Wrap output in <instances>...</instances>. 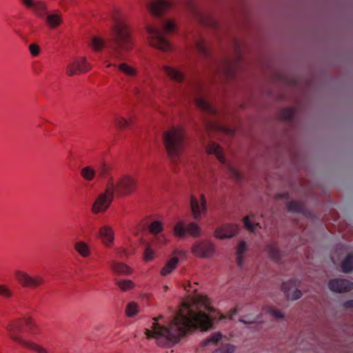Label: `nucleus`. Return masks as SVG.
<instances>
[{"label": "nucleus", "mask_w": 353, "mask_h": 353, "mask_svg": "<svg viewBox=\"0 0 353 353\" xmlns=\"http://www.w3.org/2000/svg\"><path fill=\"white\" fill-rule=\"evenodd\" d=\"M159 315L153 318L151 330L145 328L144 333L148 339H154L159 346H171L179 340L190 334L193 330L199 327L203 330L212 328V322L210 317L204 312H194L188 304H184L173 318L161 325L158 321L163 319Z\"/></svg>", "instance_id": "1"}, {"label": "nucleus", "mask_w": 353, "mask_h": 353, "mask_svg": "<svg viewBox=\"0 0 353 353\" xmlns=\"http://www.w3.org/2000/svg\"><path fill=\"white\" fill-rule=\"evenodd\" d=\"M110 55L116 60L124 59L125 52L132 48L133 41L128 25L123 21L115 19L108 42Z\"/></svg>", "instance_id": "2"}, {"label": "nucleus", "mask_w": 353, "mask_h": 353, "mask_svg": "<svg viewBox=\"0 0 353 353\" xmlns=\"http://www.w3.org/2000/svg\"><path fill=\"white\" fill-rule=\"evenodd\" d=\"M161 23L162 29L154 25L147 26L148 41L152 47L163 52H168L172 47L165 34L172 32L175 29V23L169 19L162 21Z\"/></svg>", "instance_id": "3"}, {"label": "nucleus", "mask_w": 353, "mask_h": 353, "mask_svg": "<svg viewBox=\"0 0 353 353\" xmlns=\"http://www.w3.org/2000/svg\"><path fill=\"white\" fill-rule=\"evenodd\" d=\"M163 143L170 160L177 163L184 148V134L182 129L172 128L163 134Z\"/></svg>", "instance_id": "4"}, {"label": "nucleus", "mask_w": 353, "mask_h": 353, "mask_svg": "<svg viewBox=\"0 0 353 353\" xmlns=\"http://www.w3.org/2000/svg\"><path fill=\"white\" fill-rule=\"evenodd\" d=\"M23 3L31 9L38 17L45 20L51 29L57 28L62 23L61 14L59 10L50 13L48 5L42 1L22 0Z\"/></svg>", "instance_id": "5"}, {"label": "nucleus", "mask_w": 353, "mask_h": 353, "mask_svg": "<svg viewBox=\"0 0 353 353\" xmlns=\"http://www.w3.org/2000/svg\"><path fill=\"white\" fill-rule=\"evenodd\" d=\"M31 321L28 319L26 321L16 320L10 322L6 326V329L9 333L10 337L15 342L19 343L23 347H28L37 353H48V350L45 347L39 345L34 343L26 341L20 336L23 329L24 324L28 325H30Z\"/></svg>", "instance_id": "6"}, {"label": "nucleus", "mask_w": 353, "mask_h": 353, "mask_svg": "<svg viewBox=\"0 0 353 353\" xmlns=\"http://www.w3.org/2000/svg\"><path fill=\"white\" fill-rule=\"evenodd\" d=\"M108 191L117 196H125L132 194L137 188V180L130 174H123L117 179H110L107 182Z\"/></svg>", "instance_id": "7"}, {"label": "nucleus", "mask_w": 353, "mask_h": 353, "mask_svg": "<svg viewBox=\"0 0 353 353\" xmlns=\"http://www.w3.org/2000/svg\"><path fill=\"white\" fill-rule=\"evenodd\" d=\"M14 276L17 281L24 288H36L45 283L44 278L39 274L30 275L26 272L17 270Z\"/></svg>", "instance_id": "8"}, {"label": "nucleus", "mask_w": 353, "mask_h": 353, "mask_svg": "<svg viewBox=\"0 0 353 353\" xmlns=\"http://www.w3.org/2000/svg\"><path fill=\"white\" fill-rule=\"evenodd\" d=\"M174 232L176 236L180 238L183 237L186 233H188L194 238L199 237L201 234V228L196 223L192 222L185 226L184 222L182 221L175 224Z\"/></svg>", "instance_id": "9"}, {"label": "nucleus", "mask_w": 353, "mask_h": 353, "mask_svg": "<svg viewBox=\"0 0 353 353\" xmlns=\"http://www.w3.org/2000/svg\"><path fill=\"white\" fill-rule=\"evenodd\" d=\"M114 194L108 191V185L106 184L105 190L98 195L92 205V210L94 213L105 212L110 205Z\"/></svg>", "instance_id": "10"}, {"label": "nucleus", "mask_w": 353, "mask_h": 353, "mask_svg": "<svg viewBox=\"0 0 353 353\" xmlns=\"http://www.w3.org/2000/svg\"><path fill=\"white\" fill-rule=\"evenodd\" d=\"M192 252L197 257L210 258L214 254V245L206 240L201 241L192 246Z\"/></svg>", "instance_id": "11"}, {"label": "nucleus", "mask_w": 353, "mask_h": 353, "mask_svg": "<svg viewBox=\"0 0 353 353\" xmlns=\"http://www.w3.org/2000/svg\"><path fill=\"white\" fill-rule=\"evenodd\" d=\"M90 68L91 65L87 62L85 57H81L68 64L66 68V73L68 76L72 77L78 74L85 73Z\"/></svg>", "instance_id": "12"}, {"label": "nucleus", "mask_w": 353, "mask_h": 353, "mask_svg": "<svg viewBox=\"0 0 353 353\" xmlns=\"http://www.w3.org/2000/svg\"><path fill=\"white\" fill-rule=\"evenodd\" d=\"M172 6V2L169 0H152L148 4L150 12L155 17H161Z\"/></svg>", "instance_id": "13"}, {"label": "nucleus", "mask_w": 353, "mask_h": 353, "mask_svg": "<svg viewBox=\"0 0 353 353\" xmlns=\"http://www.w3.org/2000/svg\"><path fill=\"white\" fill-rule=\"evenodd\" d=\"M190 206L193 217L195 219H199L201 214L207 212L206 200L204 194H201L200 197V203L197 199L191 196Z\"/></svg>", "instance_id": "14"}, {"label": "nucleus", "mask_w": 353, "mask_h": 353, "mask_svg": "<svg viewBox=\"0 0 353 353\" xmlns=\"http://www.w3.org/2000/svg\"><path fill=\"white\" fill-rule=\"evenodd\" d=\"M328 287L335 292H347L353 289V283L344 279H334L329 281Z\"/></svg>", "instance_id": "15"}, {"label": "nucleus", "mask_w": 353, "mask_h": 353, "mask_svg": "<svg viewBox=\"0 0 353 353\" xmlns=\"http://www.w3.org/2000/svg\"><path fill=\"white\" fill-rule=\"evenodd\" d=\"M239 229V226L236 224H225L217 228L214 232V235L220 239H230L238 233Z\"/></svg>", "instance_id": "16"}, {"label": "nucleus", "mask_w": 353, "mask_h": 353, "mask_svg": "<svg viewBox=\"0 0 353 353\" xmlns=\"http://www.w3.org/2000/svg\"><path fill=\"white\" fill-rule=\"evenodd\" d=\"M99 235L105 246L110 247L113 245L114 234L111 226L108 225L101 226L99 230Z\"/></svg>", "instance_id": "17"}, {"label": "nucleus", "mask_w": 353, "mask_h": 353, "mask_svg": "<svg viewBox=\"0 0 353 353\" xmlns=\"http://www.w3.org/2000/svg\"><path fill=\"white\" fill-rule=\"evenodd\" d=\"M162 70L172 81L176 83H181L184 80V74L172 66L164 65L162 67Z\"/></svg>", "instance_id": "18"}, {"label": "nucleus", "mask_w": 353, "mask_h": 353, "mask_svg": "<svg viewBox=\"0 0 353 353\" xmlns=\"http://www.w3.org/2000/svg\"><path fill=\"white\" fill-rule=\"evenodd\" d=\"M294 281H290L289 282H283L281 285V290L284 292L288 299L292 301L297 300L302 296V292L297 289H296L292 293H290V285L292 284L294 285Z\"/></svg>", "instance_id": "19"}, {"label": "nucleus", "mask_w": 353, "mask_h": 353, "mask_svg": "<svg viewBox=\"0 0 353 353\" xmlns=\"http://www.w3.org/2000/svg\"><path fill=\"white\" fill-rule=\"evenodd\" d=\"M111 66L117 68L120 72L128 77H133L137 74V70L134 68L125 63H121L119 65H117L114 63H108L107 64V67Z\"/></svg>", "instance_id": "20"}, {"label": "nucleus", "mask_w": 353, "mask_h": 353, "mask_svg": "<svg viewBox=\"0 0 353 353\" xmlns=\"http://www.w3.org/2000/svg\"><path fill=\"white\" fill-rule=\"evenodd\" d=\"M150 232L155 236L156 240L159 243H164L166 239L164 235H158L162 230L163 226L160 221H155L150 223L149 226Z\"/></svg>", "instance_id": "21"}, {"label": "nucleus", "mask_w": 353, "mask_h": 353, "mask_svg": "<svg viewBox=\"0 0 353 353\" xmlns=\"http://www.w3.org/2000/svg\"><path fill=\"white\" fill-rule=\"evenodd\" d=\"M195 103L197 108L207 113L212 114H215L216 113V110L201 97L198 96L195 97Z\"/></svg>", "instance_id": "22"}, {"label": "nucleus", "mask_w": 353, "mask_h": 353, "mask_svg": "<svg viewBox=\"0 0 353 353\" xmlns=\"http://www.w3.org/2000/svg\"><path fill=\"white\" fill-rule=\"evenodd\" d=\"M206 150L208 153L215 154L221 163H225V159L222 153L221 148L219 145L212 143L207 146Z\"/></svg>", "instance_id": "23"}, {"label": "nucleus", "mask_w": 353, "mask_h": 353, "mask_svg": "<svg viewBox=\"0 0 353 353\" xmlns=\"http://www.w3.org/2000/svg\"><path fill=\"white\" fill-rule=\"evenodd\" d=\"M74 249L83 258L88 257L91 253L89 245L82 241L75 243Z\"/></svg>", "instance_id": "24"}, {"label": "nucleus", "mask_w": 353, "mask_h": 353, "mask_svg": "<svg viewBox=\"0 0 353 353\" xmlns=\"http://www.w3.org/2000/svg\"><path fill=\"white\" fill-rule=\"evenodd\" d=\"M110 268L112 271L117 274H128L131 272L130 267L123 263L111 261Z\"/></svg>", "instance_id": "25"}, {"label": "nucleus", "mask_w": 353, "mask_h": 353, "mask_svg": "<svg viewBox=\"0 0 353 353\" xmlns=\"http://www.w3.org/2000/svg\"><path fill=\"white\" fill-rule=\"evenodd\" d=\"M179 263V259L176 256L172 257L170 261H168L165 265L162 268L161 271V274L163 276H165L174 270Z\"/></svg>", "instance_id": "26"}, {"label": "nucleus", "mask_w": 353, "mask_h": 353, "mask_svg": "<svg viewBox=\"0 0 353 353\" xmlns=\"http://www.w3.org/2000/svg\"><path fill=\"white\" fill-rule=\"evenodd\" d=\"M267 250L270 257L275 261L279 262L281 259V252L278 249L277 246L275 244H269L267 245Z\"/></svg>", "instance_id": "27"}, {"label": "nucleus", "mask_w": 353, "mask_h": 353, "mask_svg": "<svg viewBox=\"0 0 353 353\" xmlns=\"http://www.w3.org/2000/svg\"><path fill=\"white\" fill-rule=\"evenodd\" d=\"M96 170L91 166H85L81 170V176L87 181H92L96 176Z\"/></svg>", "instance_id": "28"}, {"label": "nucleus", "mask_w": 353, "mask_h": 353, "mask_svg": "<svg viewBox=\"0 0 353 353\" xmlns=\"http://www.w3.org/2000/svg\"><path fill=\"white\" fill-rule=\"evenodd\" d=\"M287 208L292 212L305 214V208L303 204L296 201H291L287 205Z\"/></svg>", "instance_id": "29"}, {"label": "nucleus", "mask_w": 353, "mask_h": 353, "mask_svg": "<svg viewBox=\"0 0 353 353\" xmlns=\"http://www.w3.org/2000/svg\"><path fill=\"white\" fill-rule=\"evenodd\" d=\"M341 269L344 273H350L353 270V255H347L342 261Z\"/></svg>", "instance_id": "30"}, {"label": "nucleus", "mask_w": 353, "mask_h": 353, "mask_svg": "<svg viewBox=\"0 0 353 353\" xmlns=\"http://www.w3.org/2000/svg\"><path fill=\"white\" fill-rule=\"evenodd\" d=\"M194 46H195V48H196L197 51L201 54H202L205 57L208 56V53H209L208 50L207 48V46L205 44L204 40L202 38L198 37L196 39H195Z\"/></svg>", "instance_id": "31"}, {"label": "nucleus", "mask_w": 353, "mask_h": 353, "mask_svg": "<svg viewBox=\"0 0 353 353\" xmlns=\"http://www.w3.org/2000/svg\"><path fill=\"white\" fill-rule=\"evenodd\" d=\"M90 45L95 51H99L105 47V43L101 37L94 36L92 37Z\"/></svg>", "instance_id": "32"}, {"label": "nucleus", "mask_w": 353, "mask_h": 353, "mask_svg": "<svg viewBox=\"0 0 353 353\" xmlns=\"http://www.w3.org/2000/svg\"><path fill=\"white\" fill-rule=\"evenodd\" d=\"M247 250V245L245 242L242 241L240 243L237 250H236V261L237 264L239 267L243 266V254Z\"/></svg>", "instance_id": "33"}, {"label": "nucleus", "mask_w": 353, "mask_h": 353, "mask_svg": "<svg viewBox=\"0 0 353 353\" xmlns=\"http://www.w3.org/2000/svg\"><path fill=\"white\" fill-rule=\"evenodd\" d=\"M14 296L11 288L6 284H0V296L6 300H10Z\"/></svg>", "instance_id": "34"}, {"label": "nucleus", "mask_w": 353, "mask_h": 353, "mask_svg": "<svg viewBox=\"0 0 353 353\" xmlns=\"http://www.w3.org/2000/svg\"><path fill=\"white\" fill-rule=\"evenodd\" d=\"M116 284L122 291H128L134 288V283L131 280H115Z\"/></svg>", "instance_id": "35"}, {"label": "nucleus", "mask_w": 353, "mask_h": 353, "mask_svg": "<svg viewBox=\"0 0 353 353\" xmlns=\"http://www.w3.org/2000/svg\"><path fill=\"white\" fill-rule=\"evenodd\" d=\"M222 338V335L217 332L214 333L212 334L210 337L207 338L205 340H204L202 342L203 346H207L211 344H216L217 342L219 341V340Z\"/></svg>", "instance_id": "36"}, {"label": "nucleus", "mask_w": 353, "mask_h": 353, "mask_svg": "<svg viewBox=\"0 0 353 353\" xmlns=\"http://www.w3.org/2000/svg\"><path fill=\"white\" fill-rule=\"evenodd\" d=\"M139 312L138 304L135 302H131L126 307V314L129 317H133L137 314Z\"/></svg>", "instance_id": "37"}, {"label": "nucleus", "mask_w": 353, "mask_h": 353, "mask_svg": "<svg viewBox=\"0 0 353 353\" xmlns=\"http://www.w3.org/2000/svg\"><path fill=\"white\" fill-rule=\"evenodd\" d=\"M117 127L119 129H124L130 125V121L121 117H116L114 119Z\"/></svg>", "instance_id": "38"}, {"label": "nucleus", "mask_w": 353, "mask_h": 353, "mask_svg": "<svg viewBox=\"0 0 353 353\" xmlns=\"http://www.w3.org/2000/svg\"><path fill=\"white\" fill-rule=\"evenodd\" d=\"M243 223L245 228L251 232L255 231L258 228H261L259 223H252L250 221L249 216H245L243 219Z\"/></svg>", "instance_id": "39"}, {"label": "nucleus", "mask_w": 353, "mask_h": 353, "mask_svg": "<svg viewBox=\"0 0 353 353\" xmlns=\"http://www.w3.org/2000/svg\"><path fill=\"white\" fill-rule=\"evenodd\" d=\"M234 347L230 344H225L218 349H216L214 353H233Z\"/></svg>", "instance_id": "40"}, {"label": "nucleus", "mask_w": 353, "mask_h": 353, "mask_svg": "<svg viewBox=\"0 0 353 353\" xmlns=\"http://www.w3.org/2000/svg\"><path fill=\"white\" fill-rule=\"evenodd\" d=\"M282 117L288 121H290L294 116L295 110L292 108H285L282 110Z\"/></svg>", "instance_id": "41"}, {"label": "nucleus", "mask_w": 353, "mask_h": 353, "mask_svg": "<svg viewBox=\"0 0 353 353\" xmlns=\"http://www.w3.org/2000/svg\"><path fill=\"white\" fill-rule=\"evenodd\" d=\"M228 172L232 177H233L234 179H235L237 181H241L242 179V176H241V173L235 168L232 167L230 165H228Z\"/></svg>", "instance_id": "42"}, {"label": "nucleus", "mask_w": 353, "mask_h": 353, "mask_svg": "<svg viewBox=\"0 0 353 353\" xmlns=\"http://www.w3.org/2000/svg\"><path fill=\"white\" fill-rule=\"evenodd\" d=\"M154 252L152 250L150 246L147 245L145 247V251H144V256L143 259L145 261H150L154 259Z\"/></svg>", "instance_id": "43"}, {"label": "nucleus", "mask_w": 353, "mask_h": 353, "mask_svg": "<svg viewBox=\"0 0 353 353\" xmlns=\"http://www.w3.org/2000/svg\"><path fill=\"white\" fill-rule=\"evenodd\" d=\"M239 321L245 324H252L259 322L257 318L250 315L242 316Z\"/></svg>", "instance_id": "44"}, {"label": "nucleus", "mask_w": 353, "mask_h": 353, "mask_svg": "<svg viewBox=\"0 0 353 353\" xmlns=\"http://www.w3.org/2000/svg\"><path fill=\"white\" fill-rule=\"evenodd\" d=\"M99 176L105 177L108 175L109 167L105 163H102L98 168Z\"/></svg>", "instance_id": "45"}, {"label": "nucleus", "mask_w": 353, "mask_h": 353, "mask_svg": "<svg viewBox=\"0 0 353 353\" xmlns=\"http://www.w3.org/2000/svg\"><path fill=\"white\" fill-rule=\"evenodd\" d=\"M29 50L33 57H37L40 53V48L36 43H32L29 46Z\"/></svg>", "instance_id": "46"}, {"label": "nucleus", "mask_w": 353, "mask_h": 353, "mask_svg": "<svg viewBox=\"0 0 353 353\" xmlns=\"http://www.w3.org/2000/svg\"><path fill=\"white\" fill-rule=\"evenodd\" d=\"M268 312L274 317L276 319H282L283 317V314L280 310L269 307L268 309Z\"/></svg>", "instance_id": "47"}, {"label": "nucleus", "mask_w": 353, "mask_h": 353, "mask_svg": "<svg viewBox=\"0 0 353 353\" xmlns=\"http://www.w3.org/2000/svg\"><path fill=\"white\" fill-rule=\"evenodd\" d=\"M239 312V310L237 307L234 308L232 310L230 313L228 314V318L231 320L233 319L234 316L236 315Z\"/></svg>", "instance_id": "48"}, {"label": "nucleus", "mask_w": 353, "mask_h": 353, "mask_svg": "<svg viewBox=\"0 0 353 353\" xmlns=\"http://www.w3.org/2000/svg\"><path fill=\"white\" fill-rule=\"evenodd\" d=\"M343 307L346 309L353 308V299L345 301Z\"/></svg>", "instance_id": "49"}, {"label": "nucleus", "mask_w": 353, "mask_h": 353, "mask_svg": "<svg viewBox=\"0 0 353 353\" xmlns=\"http://www.w3.org/2000/svg\"><path fill=\"white\" fill-rule=\"evenodd\" d=\"M188 3H189V6H190V9L192 10V12H193L195 14L198 15V17H201L200 16V14H199V13L198 12V11L196 10V8L194 7V6L192 5V1H189Z\"/></svg>", "instance_id": "50"}, {"label": "nucleus", "mask_w": 353, "mask_h": 353, "mask_svg": "<svg viewBox=\"0 0 353 353\" xmlns=\"http://www.w3.org/2000/svg\"><path fill=\"white\" fill-rule=\"evenodd\" d=\"M188 288H188V287H186V286H185V290H187V291H190V288H192V286H191V284H190V283H189V285H188Z\"/></svg>", "instance_id": "51"}, {"label": "nucleus", "mask_w": 353, "mask_h": 353, "mask_svg": "<svg viewBox=\"0 0 353 353\" xmlns=\"http://www.w3.org/2000/svg\"><path fill=\"white\" fill-rule=\"evenodd\" d=\"M163 289L165 291H166L168 289V287L167 285H164Z\"/></svg>", "instance_id": "52"}, {"label": "nucleus", "mask_w": 353, "mask_h": 353, "mask_svg": "<svg viewBox=\"0 0 353 353\" xmlns=\"http://www.w3.org/2000/svg\"><path fill=\"white\" fill-rule=\"evenodd\" d=\"M226 65H227V68H230V63L228 62H227L226 63ZM229 70V68H228Z\"/></svg>", "instance_id": "53"}, {"label": "nucleus", "mask_w": 353, "mask_h": 353, "mask_svg": "<svg viewBox=\"0 0 353 353\" xmlns=\"http://www.w3.org/2000/svg\"><path fill=\"white\" fill-rule=\"evenodd\" d=\"M287 196H288V194H285L283 197L285 198V197H287Z\"/></svg>", "instance_id": "54"}, {"label": "nucleus", "mask_w": 353, "mask_h": 353, "mask_svg": "<svg viewBox=\"0 0 353 353\" xmlns=\"http://www.w3.org/2000/svg\"><path fill=\"white\" fill-rule=\"evenodd\" d=\"M64 1V0H61L60 3H63V2H62V1Z\"/></svg>", "instance_id": "55"}]
</instances>
